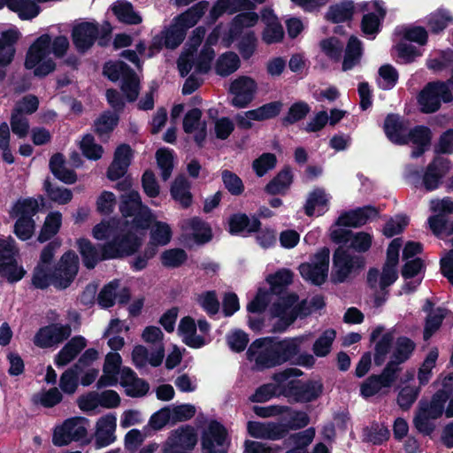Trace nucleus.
<instances>
[{
	"instance_id": "1",
	"label": "nucleus",
	"mask_w": 453,
	"mask_h": 453,
	"mask_svg": "<svg viewBox=\"0 0 453 453\" xmlns=\"http://www.w3.org/2000/svg\"><path fill=\"white\" fill-rule=\"evenodd\" d=\"M116 188L126 192L121 196L119 206L123 217H133V219H110L96 225L93 236L96 240H106L100 250L87 239L78 241L79 251L88 268H94L104 259L120 258L135 253L142 245L143 230L151 219L150 211L142 204L140 195L131 188L132 181L129 179L119 182Z\"/></svg>"
},
{
	"instance_id": "2",
	"label": "nucleus",
	"mask_w": 453,
	"mask_h": 453,
	"mask_svg": "<svg viewBox=\"0 0 453 453\" xmlns=\"http://www.w3.org/2000/svg\"><path fill=\"white\" fill-rule=\"evenodd\" d=\"M69 48L67 37L57 36L52 42L49 35H42L31 45L27 54L25 65L27 69H34L36 76H45L51 73L56 64L50 57H63Z\"/></svg>"
},
{
	"instance_id": "3",
	"label": "nucleus",
	"mask_w": 453,
	"mask_h": 453,
	"mask_svg": "<svg viewBox=\"0 0 453 453\" xmlns=\"http://www.w3.org/2000/svg\"><path fill=\"white\" fill-rule=\"evenodd\" d=\"M324 305V299L319 296L312 297L309 302L303 300L301 303L297 302V296L295 294L279 296L273 301L270 309L271 315L279 319L274 325V330L284 331L297 317H306L323 308Z\"/></svg>"
},
{
	"instance_id": "4",
	"label": "nucleus",
	"mask_w": 453,
	"mask_h": 453,
	"mask_svg": "<svg viewBox=\"0 0 453 453\" xmlns=\"http://www.w3.org/2000/svg\"><path fill=\"white\" fill-rule=\"evenodd\" d=\"M78 272V257L75 253L66 252L51 275L46 265H38L34 273L33 284L38 288H45L53 284L58 288H65L73 280Z\"/></svg>"
},
{
	"instance_id": "5",
	"label": "nucleus",
	"mask_w": 453,
	"mask_h": 453,
	"mask_svg": "<svg viewBox=\"0 0 453 453\" xmlns=\"http://www.w3.org/2000/svg\"><path fill=\"white\" fill-rule=\"evenodd\" d=\"M301 374L300 370L289 368L275 373L273 379L282 387L280 393L283 395L297 402H311L322 393V384L319 381L303 382L296 380Z\"/></svg>"
},
{
	"instance_id": "6",
	"label": "nucleus",
	"mask_w": 453,
	"mask_h": 453,
	"mask_svg": "<svg viewBox=\"0 0 453 453\" xmlns=\"http://www.w3.org/2000/svg\"><path fill=\"white\" fill-rule=\"evenodd\" d=\"M204 35L205 29L203 27H196L193 31L189 40V48L181 54L178 60V68L181 76H186L193 67L196 73H204L210 70L214 58V50L211 47L204 45L197 56L194 55Z\"/></svg>"
},
{
	"instance_id": "7",
	"label": "nucleus",
	"mask_w": 453,
	"mask_h": 453,
	"mask_svg": "<svg viewBox=\"0 0 453 453\" xmlns=\"http://www.w3.org/2000/svg\"><path fill=\"white\" fill-rule=\"evenodd\" d=\"M38 211V202L34 198L17 201L10 211V216L16 219L13 232L21 241L29 240L33 236L35 230V221L33 217Z\"/></svg>"
},
{
	"instance_id": "8",
	"label": "nucleus",
	"mask_w": 453,
	"mask_h": 453,
	"mask_svg": "<svg viewBox=\"0 0 453 453\" xmlns=\"http://www.w3.org/2000/svg\"><path fill=\"white\" fill-rule=\"evenodd\" d=\"M89 422L82 417H74L65 419L61 425L55 427L52 435V443L58 447L67 446L72 442L88 444V427Z\"/></svg>"
},
{
	"instance_id": "9",
	"label": "nucleus",
	"mask_w": 453,
	"mask_h": 453,
	"mask_svg": "<svg viewBox=\"0 0 453 453\" xmlns=\"http://www.w3.org/2000/svg\"><path fill=\"white\" fill-rule=\"evenodd\" d=\"M446 402L447 392H436L430 402L420 401L414 418L416 428L421 433L430 434L434 430L433 420L442 415Z\"/></svg>"
},
{
	"instance_id": "10",
	"label": "nucleus",
	"mask_w": 453,
	"mask_h": 453,
	"mask_svg": "<svg viewBox=\"0 0 453 453\" xmlns=\"http://www.w3.org/2000/svg\"><path fill=\"white\" fill-rule=\"evenodd\" d=\"M104 73L111 81L122 80V91L129 101H134L139 94V80L136 74L122 61L105 64Z\"/></svg>"
},
{
	"instance_id": "11",
	"label": "nucleus",
	"mask_w": 453,
	"mask_h": 453,
	"mask_svg": "<svg viewBox=\"0 0 453 453\" xmlns=\"http://www.w3.org/2000/svg\"><path fill=\"white\" fill-rule=\"evenodd\" d=\"M453 96L445 82H431L420 92L418 102L421 111L432 113L441 106V101L449 103Z\"/></svg>"
},
{
	"instance_id": "12",
	"label": "nucleus",
	"mask_w": 453,
	"mask_h": 453,
	"mask_svg": "<svg viewBox=\"0 0 453 453\" xmlns=\"http://www.w3.org/2000/svg\"><path fill=\"white\" fill-rule=\"evenodd\" d=\"M71 334L72 328L69 324L51 323L38 329L33 342L40 349H57Z\"/></svg>"
},
{
	"instance_id": "13",
	"label": "nucleus",
	"mask_w": 453,
	"mask_h": 453,
	"mask_svg": "<svg viewBox=\"0 0 453 453\" xmlns=\"http://www.w3.org/2000/svg\"><path fill=\"white\" fill-rule=\"evenodd\" d=\"M197 442L196 429L188 425L181 426L170 433L164 445V453H190Z\"/></svg>"
},
{
	"instance_id": "14",
	"label": "nucleus",
	"mask_w": 453,
	"mask_h": 453,
	"mask_svg": "<svg viewBox=\"0 0 453 453\" xmlns=\"http://www.w3.org/2000/svg\"><path fill=\"white\" fill-rule=\"evenodd\" d=\"M248 359L254 368L263 370L277 366L273 350V338L265 337L254 341L247 350Z\"/></svg>"
},
{
	"instance_id": "15",
	"label": "nucleus",
	"mask_w": 453,
	"mask_h": 453,
	"mask_svg": "<svg viewBox=\"0 0 453 453\" xmlns=\"http://www.w3.org/2000/svg\"><path fill=\"white\" fill-rule=\"evenodd\" d=\"M330 251L327 248L320 250L311 263L302 264L299 271L302 277L315 285L322 284L328 273Z\"/></svg>"
},
{
	"instance_id": "16",
	"label": "nucleus",
	"mask_w": 453,
	"mask_h": 453,
	"mask_svg": "<svg viewBox=\"0 0 453 453\" xmlns=\"http://www.w3.org/2000/svg\"><path fill=\"white\" fill-rule=\"evenodd\" d=\"M257 90L254 79L249 76H240L234 80L229 88L232 95L231 104L236 108H245L253 100Z\"/></svg>"
},
{
	"instance_id": "17",
	"label": "nucleus",
	"mask_w": 453,
	"mask_h": 453,
	"mask_svg": "<svg viewBox=\"0 0 453 453\" xmlns=\"http://www.w3.org/2000/svg\"><path fill=\"white\" fill-rule=\"evenodd\" d=\"M227 437L225 427L217 421H211L202 437L203 453H225Z\"/></svg>"
},
{
	"instance_id": "18",
	"label": "nucleus",
	"mask_w": 453,
	"mask_h": 453,
	"mask_svg": "<svg viewBox=\"0 0 453 453\" xmlns=\"http://www.w3.org/2000/svg\"><path fill=\"white\" fill-rule=\"evenodd\" d=\"M117 418L109 413L100 417L95 425L94 440L97 448L112 444L116 439Z\"/></svg>"
},
{
	"instance_id": "19",
	"label": "nucleus",
	"mask_w": 453,
	"mask_h": 453,
	"mask_svg": "<svg viewBox=\"0 0 453 453\" xmlns=\"http://www.w3.org/2000/svg\"><path fill=\"white\" fill-rule=\"evenodd\" d=\"M396 379L392 365H387L380 375H372L365 380L360 387L364 397L372 396L385 388H389Z\"/></svg>"
},
{
	"instance_id": "20",
	"label": "nucleus",
	"mask_w": 453,
	"mask_h": 453,
	"mask_svg": "<svg viewBox=\"0 0 453 453\" xmlns=\"http://www.w3.org/2000/svg\"><path fill=\"white\" fill-rule=\"evenodd\" d=\"M247 431L251 437L275 441L288 434V427L283 423L249 421Z\"/></svg>"
},
{
	"instance_id": "21",
	"label": "nucleus",
	"mask_w": 453,
	"mask_h": 453,
	"mask_svg": "<svg viewBox=\"0 0 453 453\" xmlns=\"http://www.w3.org/2000/svg\"><path fill=\"white\" fill-rule=\"evenodd\" d=\"M355 265H357V269L362 267L363 261L359 257H353L342 248L336 250L334 254V280L337 282L344 281Z\"/></svg>"
},
{
	"instance_id": "22",
	"label": "nucleus",
	"mask_w": 453,
	"mask_h": 453,
	"mask_svg": "<svg viewBox=\"0 0 453 453\" xmlns=\"http://www.w3.org/2000/svg\"><path fill=\"white\" fill-rule=\"evenodd\" d=\"M450 169L449 161L444 157H436L431 162L423 176V185L427 191H433L439 188L442 179Z\"/></svg>"
},
{
	"instance_id": "23",
	"label": "nucleus",
	"mask_w": 453,
	"mask_h": 453,
	"mask_svg": "<svg viewBox=\"0 0 453 453\" xmlns=\"http://www.w3.org/2000/svg\"><path fill=\"white\" fill-rule=\"evenodd\" d=\"M362 9L368 12L363 17L362 29L365 35H372L378 32L380 21L384 18L386 11L380 1H371L362 4Z\"/></svg>"
},
{
	"instance_id": "24",
	"label": "nucleus",
	"mask_w": 453,
	"mask_h": 453,
	"mask_svg": "<svg viewBox=\"0 0 453 453\" xmlns=\"http://www.w3.org/2000/svg\"><path fill=\"white\" fill-rule=\"evenodd\" d=\"M309 339V335H302L295 338H288L282 341L273 339V350L277 365L287 362L299 351V346Z\"/></svg>"
},
{
	"instance_id": "25",
	"label": "nucleus",
	"mask_w": 453,
	"mask_h": 453,
	"mask_svg": "<svg viewBox=\"0 0 453 453\" xmlns=\"http://www.w3.org/2000/svg\"><path fill=\"white\" fill-rule=\"evenodd\" d=\"M132 150L127 144L119 146L115 152L113 161L107 170V177L111 180H116L125 175L131 163Z\"/></svg>"
},
{
	"instance_id": "26",
	"label": "nucleus",
	"mask_w": 453,
	"mask_h": 453,
	"mask_svg": "<svg viewBox=\"0 0 453 453\" xmlns=\"http://www.w3.org/2000/svg\"><path fill=\"white\" fill-rule=\"evenodd\" d=\"M98 35V27L95 23L82 22L73 29V41L79 51L89 49Z\"/></svg>"
},
{
	"instance_id": "27",
	"label": "nucleus",
	"mask_w": 453,
	"mask_h": 453,
	"mask_svg": "<svg viewBox=\"0 0 453 453\" xmlns=\"http://www.w3.org/2000/svg\"><path fill=\"white\" fill-rule=\"evenodd\" d=\"M378 211L372 206L357 208L342 213L337 219L338 226L358 227L375 219Z\"/></svg>"
},
{
	"instance_id": "28",
	"label": "nucleus",
	"mask_w": 453,
	"mask_h": 453,
	"mask_svg": "<svg viewBox=\"0 0 453 453\" xmlns=\"http://www.w3.org/2000/svg\"><path fill=\"white\" fill-rule=\"evenodd\" d=\"M121 357L117 352H110L106 355L104 368H103V375L97 381V387H108L113 386L117 384L119 381L118 375L120 376L121 369Z\"/></svg>"
},
{
	"instance_id": "29",
	"label": "nucleus",
	"mask_w": 453,
	"mask_h": 453,
	"mask_svg": "<svg viewBox=\"0 0 453 453\" xmlns=\"http://www.w3.org/2000/svg\"><path fill=\"white\" fill-rule=\"evenodd\" d=\"M383 328L377 327L371 334V340L376 342L374 348V363L377 365H382L392 349L394 334L392 332L382 334Z\"/></svg>"
},
{
	"instance_id": "30",
	"label": "nucleus",
	"mask_w": 453,
	"mask_h": 453,
	"mask_svg": "<svg viewBox=\"0 0 453 453\" xmlns=\"http://www.w3.org/2000/svg\"><path fill=\"white\" fill-rule=\"evenodd\" d=\"M119 382L125 388L127 395L133 397L143 396L149 391V384L138 378L128 367L121 369Z\"/></svg>"
},
{
	"instance_id": "31",
	"label": "nucleus",
	"mask_w": 453,
	"mask_h": 453,
	"mask_svg": "<svg viewBox=\"0 0 453 453\" xmlns=\"http://www.w3.org/2000/svg\"><path fill=\"white\" fill-rule=\"evenodd\" d=\"M262 21L265 26L262 40L266 44L280 42L284 37V31L275 14L271 10H265L262 12Z\"/></svg>"
},
{
	"instance_id": "32",
	"label": "nucleus",
	"mask_w": 453,
	"mask_h": 453,
	"mask_svg": "<svg viewBox=\"0 0 453 453\" xmlns=\"http://www.w3.org/2000/svg\"><path fill=\"white\" fill-rule=\"evenodd\" d=\"M186 236H191L196 243H204L211 240L210 226L198 218L185 219L180 224Z\"/></svg>"
},
{
	"instance_id": "33",
	"label": "nucleus",
	"mask_w": 453,
	"mask_h": 453,
	"mask_svg": "<svg viewBox=\"0 0 453 453\" xmlns=\"http://www.w3.org/2000/svg\"><path fill=\"white\" fill-rule=\"evenodd\" d=\"M150 211H151L149 207H147ZM151 213V219L150 220V223L148 226L143 230V235H145L146 229L151 225L150 227V248H154L157 246H165L167 245L172 239L173 232L171 226L162 221H155L154 220V215L152 211ZM143 238H142V241Z\"/></svg>"
},
{
	"instance_id": "34",
	"label": "nucleus",
	"mask_w": 453,
	"mask_h": 453,
	"mask_svg": "<svg viewBox=\"0 0 453 453\" xmlns=\"http://www.w3.org/2000/svg\"><path fill=\"white\" fill-rule=\"evenodd\" d=\"M178 333L183 342L189 347L201 348L206 343L205 337L196 334V325L190 317H185L180 321Z\"/></svg>"
},
{
	"instance_id": "35",
	"label": "nucleus",
	"mask_w": 453,
	"mask_h": 453,
	"mask_svg": "<svg viewBox=\"0 0 453 453\" xmlns=\"http://www.w3.org/2000/svg\"><path fill=\"white\" fill-rule=\"evenodd\" d=\"M416 348L414 342L405 336L397 338L388 365H392V369L396 374L399 370V365L404 363L410 358Z\"/></svg>"
},
{
	"instance_id": "36",
	"label": "nucleus",
	"mask_w": 453,
	"mask_h": 453,
	"mask_svg": "<svg viewBox=\"0 0 453 453\" xmlns=\"http://www.w3.org/2000/svg\"><path fill=\"white\" fill-rule=\"evenodd\" d=\"M398 277L395 266L384 265L382 272L371 269L367 275V281L371 288L381 290L393 284Z\"/></svg>"
},
{
	"instance_id": "37",
	"label": "nucleus",
	"mask_w": 453,
	"mask_h": 453,
	"mask_svg": "<svg viewBox=\"0 0 453 453\" xmlns=\"http://www.w3.org/2000/svg\"><path fill=\"white\" fill-rule=\"evenodd\" d=\"M384 130L388 138L396 144H406L409 142V129L398 116L388 115L384 123Z\"/></svg>"
},
{
	"instance_id": "38",
	"label": "nucleus",
	"mask_w": 453,
	"mask_h": 453,
	"mask_svg": "<svg viewBox=\"0 0 453 453\" xmlns=\"http://www.w3.org/2000/svg\"><path fill=\"white\" fill-rule=\"evenodd\" d=\"M330 196L322 188H315L307 198L304 207L308 216H320L329 208Z\"/></svg>"
},
{
	"instance_id": "39",
	"label": "nucleus",
	"mask_w": 453,
	"mask_h": 453,
	"mask_svg": "<svg viewBox=\"0 0 453 453\" xmlns=\"http://www.w3.org/2000/svg\"><path fill=\"white\" fill-rule=\"evenodd\" d=\"M202 111L192 109L187 112L183 120V129L186 133L193 134L197 143H201L206 136L205 123L201 120Z\"/></svg>"
},
{
	"instance_id": "40",
	"label": "nucleus",
	"mask_w": 453,
	"mask_h": 453,
	"mask_svg": "<svg viewBox=\"0 0 453 453\" xmlns=\"http://www.w3.org/2000/svg\"><path fill=\"white\" fill-rule=\"evenodd\" d=\"M87 341L82 336L72 338L56 355L55 364L58 366H65L73 361L77 355L86 347Z\"/></svg>"
},
{
	"instance_id": "41",
	"label": "nucleus",
	"mask_w": 453,
	"mask_h": 453,
	"mask_svg": "<svg viewBox=\"0 0 453 453\" xmlns=\"http://www.w3.org/2000/svg\"><path fill=\"white\" fill-rule=\"evenodd\" d=\"M407 137L409 142H411L415 147L411 152V156L418 157L429 148L432 140V132L427 127L418 126L409 130Z\"/></svg>"
},
{
	"instance_id": "42",
	"label": "nucleus",
	"mask_w": 453,
	"mask_h": 453,
	"mask_svg": "<svg viewBox=\"0 0 453 453\" xmlns=\"http://www.w3.org/2000/svg\"><path fill=\"white\" fill-rule=\"evenodd\" d=\"M4 5L16 12L21 19H32L40 12V8L31 0H0V9Z\"/></svg>"
},
{
	"instance_id": "43",
	"label": "nucleus",
	"mask_w": 453,
	"mask_h": 453,
	"mask_svg": "<svg viewBox=\"0 0 453 453\" xmlns=\"http://www.w3.org/2000/svg\"><path fill=\"white\" fill-rule=\"evenodd\" d=\"M19 37V32L10 29L0 34V65H9L14 56V43Z\"/></svg>"
},
{
	"instance_id": "44",
	"label": "nucleus",
	"mask_w": 453,
	"mask_h": 453,
	"mask_svg": "<svg viewBox=\"0 0 453 453\" xmlns=\"http://www.w3.org/2000/svg\"><path fill=\"white\" fill-rule=\"evenodd\" d=\"M111 8L120 22L137 25L142 21L141 15L134 12L133 5L127 1L118 0L112 4Z\"/></svg>"
},
{
	"instance_id": "45",
	"label": "nucleus",
	"mask_w": 453,
	"mask_h": 453,
	"mask_svg": "<svg viewBox=\"0 0 453 453\" xmlns=\"http://www.w3.org/2000/svg\"><path fill=\"white\" fill-rule=\"evenodd\" d=\"M260 226V221L255 218H249L245 214H234L229 219V231L232 234L251 233Z\"/></svg>"
},
{
	"instance_id": "46",
	"label": "nucleus",
	"mask_w": 453,
	"mask_h": 453,
	"mask_svg": "<svg viewBox=\"0 0 453 453\" xmlns=\"http://www.w3.org/2000/svg\"><path fill=\"white\" fill-rule=\"evenodd\" d=\"M207 2H199L184 13L176 17L173 21L187 31V29L194 27L198 22L207 10Z\"/></svg>"
},
{
	"instance_id": "47",
	"label": "nucleus",
	"mask_w": 453,
	"mask_h": 453,
	"mask_svg": "<svg viewBox=\"0 0 453 453\" xmlns=\"http://www.w3.org/2000/svg\"><path fill=\"white\" fill-rule=\"evenodd\" d=\"M190 184L183 176L177 177L171 188V195L173 198L180 203L182 208H188L192 203V196L190 193Z\"/></svg>"
},
{
	"instance_id": "48",
	"label": "nucleus",
	"mask_w": 453,
	"mask_h": 453,
	"mask_svg": "<svg viewBox=\"0 0 453 453\" xmlns=\"http://www.w3.org/2000/svg\"><path fill=\"white\" fill-rule=\"evenodd\" d=\"M258 21V15L255 12H244L234 17L229 29V43L234 37L238 36L245 28L255 26Z\"/></svg>"
},
{
	"instance_id": "49",
	"label": "nucleus",
	"mask_w": 453,
	"mask_h": 453,
	"mask_svg": "<svg viewBox=\"0 0 453 453\" xmlns=\"http://www.w3.org/2000/svg\"><path fill=\"white\" fill-rule=\"evenodd\" d=\"M354 12L352 2H341L330 6L326 12V19L334 23L346 22L352 19Z\"/></svg>"
},
{
	"instance_id": "50",
	"label": "nucleus",
	"mask_w": 453,
	"mask_h": 453,
	"mask_svg": "<svg viewBox=\"0 0 453 453\" xmlns=\"http://www.w3.org/2000/svg\"><path fill=\"white\" fill-rule=\"evenodd\" d=\"M51 173L60 180L67 184H73L77 177L73 170L65 167V159L61 154H55L50 160Z\"/></svg>"
},
{
	"instance_id": "51",
	"label": "nucleus",
	"mask_w": 453,
	"mask_h": 453,
	"mask_svg": "<svg viewBox=\"0 0 453 453\" xmlns=\"http://www.w3.org/2000/svg\"><path fill=\"white\" fill-rule=\"evenodd\" d=\"M249 3L246 0H218L211 10L210 16L216 20L224 13L232 14L247 8Z\"/></svg>"
},
{
	"instance_id": "52",
	"label": "nucleus",
	"mask_w": 453,
	"mask_h": 453,
	"mask_svg": "<svg viewBox=\"0 0 453 453\" xmlns=\"http://www.w3.org/2000/svg\"><path fill=\"white\" fill-rule=\"evenodd\" d=\"M62 225V214L58 211H52L46 217L43 226L38 235V241L44 242L54 236Z\"/></svg>"
},
{
	"instance_id": "53",
	"label": "nucleus",
	"mask_w": 453,
	"mask_h": 453,
	"mask_svg": "<svg viewBox=\"0 0 453 453\" xmlns=\"http://www.w3.org/2000/svg\"><path fill=\"white\" fill-rule=\"evenodd\" d=\"M240 67V58L234 52L222 54L216 62L215 70L220 76H228Z\"/></svg>"
},
{
	"instance_id": "54",
	"label": "nucleus",
	"mask_w": 453,
	"mask_h": 453,
	"mask_svg": "<svg viewBox=\"0 0 453 453\" xmlns=\"http://www.w3.org/2000/svg\"><path fill=\"white\" fill-rule=\"evenodd\" d=\"M293 181V176L288 169L282 170L273 178L266 186V191L269 194H283L290 187Z\"/></svg>"
},
{
	"instance_id": "55",
	"label": "nucleus",
	"mask_w": 453,
	"mask_h": 453,
	"mask_svg": "<svg viewBox=\"0 0 453 453\" xmlns=\"http://www.w3.org/2000/svg\"><path fill=\"white\" fill-rule=\"evenodd\" d=\"M361 57V42L356 37H350L346 48V52L342 63V70L348 71L353 68Z\"/></svg>"
},
{
	"instance_id": "56",
	"label": "nucleus",
	"mask_w": 453,
	"mask_h": 453,
	"mask_svg": "<svg viewBox=\"0 0 453 453\" xmlns=\"http://www.w3.org/2000/svg\"><path fill=\"white\" fill-rule=\"evenodd\" d=\"M439 353L437 349H432L424 362L420 365L418 372V380L420 386H424L428 383L432 377V371L436 365Z\"/></svg>"
},
{
	"instance_id": "57",
	"label": "nucleus",
	"mask_w": 453,
	"mask_h": 453,
	"mask_svg": "<svg viewBox=\"0 0 453 453\" xmlns=\"http://www.w3.org/2000/svg\"><path fill=\"white\" fill-rule=\"evenodd\" d=\"M43 186L48 197L58 204H65L73 198V194L70 189L54 186L49 181V180L44 181Z\"/></svg>"
},
{
	"instance_id": "58",
	"label": "nucleus",
	"mask_w": 453,
	"mask_h": 453,
	"mask_svg": "<svg viewBox=\"0 0 453 453\" xmlns=\"http://www.w3.org/2000/svg\"><path fill=\"white\" fill-rule=\"evenodd\" d=\"M336 333L333 329L326 330L314 342L312 350L317 357H326L331 350Z\"/></svg>"
},
{
	"instance_id": "59",
	"label": "nucleus",
	"mask_w": 453,
	"mask_h": 453,
	"mask_svg": "<svg viewBox=\"0 0 453 453\" xmlns=\"http://www.w3.org/2000/svg\"><path fill=\"white\" fill-rule=\"evenodd\" d=\"M452 22L453 18L448 12L442 10L433 12L427 17V26L434 33L443 30Z\"/></svg>"
},
{
	"instance_id": "60",
	"label": "nucleus",
	"mask_w": 453,
	"mask_h": 453,
	"mask_svg": "<svg viewBox=\"0 0 453 453\" xmlns=\"http://www.w3.org/2000/svg\"><path fill=\"white\" fill-rule=\"evenodd\" d=\"M157 165L161 171V177L164 180H167L173 168V156L171 150L167 149H160L156 154Z\"/></svg>"
},
{
	"instance_id": "61",
	"label": "nucleus",
	"mask_w": 453,
	"mask_h": 453,
	"mask_svg": "<svg viewBox=\"0 0 453 453\" xmlns=\"http://www.w3.org/2000/svg\"><path fill=\"white\" fill-rule=\"evenodd\" d=\"M24 273L23 268L17 265L15 257L4 262H0V275L6 278L10 282L21 280Z\"/></svg>"
},
{
	"instance_id": "62",
	"label": "nucleus",
	"mask_w": 453,
	"mask_h": 453,
	"mask_svg": "<svg viewBox=\"0 0 453 453\" xmlns=\"http://www.w3.org/2000/svg\"><path fill=\"white\" fill-rule=\"evenodd\" d=\"M398 81V73L395 67L390 65H382L379 69V87L382 89H391Z\"/></svg>"
},
{
	"instance_id": "63",
	"label": "nucleus",
	"mask_w": 453,
	"mask_h": 453,
	"mask_svg": "<svg viewBox=\"0 0 453 453\" xmlns=\"http://www.w3.org/2000/svg\"><path fill=\"white\" fill-rule=\"evenodd\" d=\"M80 148L83 155L88 159L97 160L102 157L104 150L101 145L95 142L94 137L90 134H86L81 143Z\"/></svg>"
},
{
	"instance_id": "64",
	"label": "nucleus",
	"mask_w": 453,
	"mask_h": 453,
	"mask_svg": "<svg viewBox=\"0 0 453 453\" xmlns=\"http://www.w3.org/2000/svg\"><path fill=\"white\" fill-rule=\"evenodd\" d=\"M267 281L273 292L279 293L281 288L289 285L293 280V273L288 269H281L267 277Z\"/></svg>"
}]
</instances>
